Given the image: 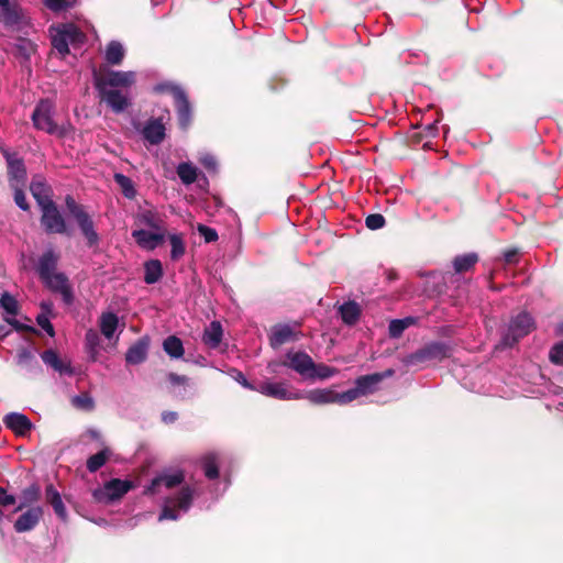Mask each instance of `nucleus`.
<instances>
[{"label": "nucleus", "mask_w": 563, "mask_h": 563, "mask_svg": "<svg viewBox=\"0 0 563 563\" xmlns=\"http://www.w3.org/2000/svg\"><path fill=\"white\" fill-rule=\"evenodd\" d=\"M136 81L132 70L104 69L93 73L95 87L100 100L114 113H122L131 106L130 88Z\"/></svg>", "instance_id": "f257e3e1"}, {"label": "nucleus", "mask_w": 563, "mask_h": 563, "mask_svg": "<svg viewBox=\"0 0 563 563\" xmlns=\"http://www.w3.org/2000/svg\"><path fill=\"white\" fill-rule=\"evenodd\" d=\"M195 489L183 486L177 494L165 499L158 520H177L186 514L192 503Z\"/></svg>", "instance_id": "f03ea898"}, {"label": "nucleus", "mask_w": 563, "mask_h": 563, "mask_svg": "<svg viewBox=\"0 0 563 563\" xmlns=\"http://www.w3.org/2000/svg\"><path fill=\"white\" fill-rule=\"evenodd\" d=\"M52 45L60 56L69 53V46H77L85 41L84 33L73 23L62 24L51 29Z\"/></svg>", "instance_id": "7ed1b4c3"}, {"label": "nucleus", "mask_w": 563, "mask_h": 563, "mask_svg": "<svg viewBox=\"0 0 563 563\" xmlns=\"http://www.w3.org/2000/svg\"><path fill=\"white\" fill-rule=\"evenodd\" d=\"M534 329V321L527 312H520L511 318L501 335L500 345L510 347L521 338L529 334Z\"/></svg>", "instance_id": "20e7f679"}, {"label": "nucleus", "mask_w": 563, "mask_h": 563, "mask_svg": "<svg viewBox=\"0 0 563 563\" xmlns=\"http://www.w3.org/2000/svg\"><path fill=\"white\" fill-rule=\"evenodd\" d=\"M65 202L70 216L77 221V224L81 230V233L87 239L88 244H97L99 241V236L95 230L93 221L90 218V216L84 210L81 206H79L75 201L73 197L67 196Z\"/></svg>", "instance_id": "39448f33"}, {"label": "nucleus", "mask_w": 563, "mask_h": 563, "mask_svg": "<svg viewBox=\"0 0 563 563\" xmlns=\"http://www.w3.org/2000/svg\"><path fill=\"white\" fill-rule=\"evenodd\" d=\"M280 366H287L297 372L302 377L309 378L311 369L313 368V361L307 353L303 352L288 353L286 355V360L283 363L271 362L268 364V371L272 374H277L279 373Z\"/></svg>", "instance_id": "423d86ee"}, {"label": "nucleus", "mask_w": 563, "mask_h": 563, "mask_svg": "<svg viewBox=\"0 0 563 563\" xmlns=\"http://www.w3.org/2000/svg\"><path fill=\"white\" fill-rule=\"evenodd\" d=\"M55 106L48 99H42L35 107L32 114V122L35 129L48 134L58 132V126L53 119Z\"/></svg>", "instance_id": "0eeeda50"}, {"label": "nucleus", "mask_w": 563, "mask_h": 563, "mask_svg": "<svg viewBox=\"0 0 563 563\" xmlns=\"http://www.w3.org/2000/svg\"><path fill=\"white\" fill-rule=\"evenodd\" d=\"M132 488L131 481L114 478L107 482L103 487L95 489L92 495L97 501L109 504L120 499Z\"/></svg>", "instance_id": "6e6552de"}, {"label": "nucleus", "mask_w": 563, "mask_h": 563, "mask_svg": "<svg viewBox=\"0 0 563 563\" xmlns=\"http://www.w3.org/2000/svg\"><path fill=\"white\" fill-rule=\"evenodd\" d=\"M255 390L264 396L276 398L279 400H291L302 398L301 391L290 390L287 384L285 383H275L268 380L263 382L256 387Z\"/></svg>", "instance_id": "1a4fd4ad"}, {"label": "nucleus", "mask_w": 563, "mask_h": 563, "mask_svg": "<svg viewBox=\"0 0 563 563\" xmlns=\"http://www.w3.org/2000/svg\"><path fill=\"white\" fill-rule=\"evenodd\" d=\"M42 210V225L49 233H65L67 227L64 218L57 210L55 203L52 201L43 207Z\"/></svg>", "instance_id": "9d476101"}, {"label": "nucleus", "mask_w": 563, "mask_h": 563, "mask_svg": "<svg viewBox=\"0 0 563 563\" xmlns=\"http://www.w3.org/2000/svg\"><path fill=\"white\" fill-rule=\"evenodd\" d=\"M450 349L443 343H431L409 356L410 364L441 361L449 356Z\"/></svg>", "instance_id": "9b49d317"}, {"label": "nucleus", "mask_w": 563, "mask_h": 563, "mask_svg": "<svg viewBox=\"0 0 563 563\" xmlns=\"http://www.w3.org/2000/svg\"><path fill=\"white\" fill-rule=\"evenodd\" d=\"M184 474L180 471L161 474L146 487L145 494L155 495L162 493V488H174L180 485L184 482Z\"/></svg>", "instance_id": "f8f14e48"}, {"label": "nucleus", "mask_w": 563, "mask_h": 563, "mask_svg": "<svg viewBox=\"0 0 563 563\" xmlns=\"http://www.w3.org/2000/svg\"><path fill=\"white\" fill-rule=\"evenodd\" d=\"M132 236L137 243V245L144 250H155L157 246H159L166 236L165 230H145V229H139L133 230Z\"/></svg>", "instance_id": "ddd939ff"}, {"label": "nucleus", "mask_w": 563, "mask_h": 563, "mask_svg": "<svg viewBox=\"0 0 563 563\" xmlns=\"http://www.w3.org/2000/svg\"><path fill=\"white\" fill-rule=\"evenodd\" d=\"M44 284L53 291L59 292L62 295L63 301L66 305H70L73 302V291L69 286L67 277L62 273H54L44 278H42Z\"/></svg>", "instance_id": "4468645a"}, {"label": "nucleus", "mask_w": 563, "mask_h": 563, "mask_svg": "<svg viewBox=\"0 0 563 563\" xmlns=\"http://www.w3.org/2000/svg\"><path fill=\"white\" fill-rule=\"evenodd\" d=\"M3 155L8 164L11 187L24 186L26 179V170L23 161L15 154L9 153L7 151L3 152Z\"/></svg>", "instance_id": "2eb2a0df"}, {"label": "nucleus", "mask_w": 563, "mask_h": 563, "mask_svg": "<svg viewBox=\"0 0 563 563\" xmlns=\"http://www.w3.org/2000/svg\"><path fill=\"white\" fill-rule=\"evenodd\" d=\"M0 308L3 310V319L16 330H23L25 327L15 319L19 312L18 300L9 292H3L0 297Z\"/></svg>", "instance_id": "dca6fc26"}, {"label": "nucleus", "mask_w": 563, "mask_h": 563, "mask_svg": "<svg viewBox=\"0 0 563 563\" xmlns=\"http://www.w3.org/2000/svg\"><path fill=\"white\" fill-rule=\"evenodd\" d=\"M170 91L177 104L179 124L183 129H187L190 123V106L186 93L181 88L177 86H173Z\"/></svg>", "instance_id": "f3484780"}, {"label": "nucleus", "mask_w": 563, "mask_h": 563, "mask_svg": "<svg viewBox=\"0 0 563 563\" xmlns=\"http://www.w3.org/2000/svg\"><path fill=\"white\" fill-rule=\"evenodd\" d=\"M3 423L18 435L26 434L33 427L31 420L25 415L19 412L5 415Z\"/></svg>", "instance_id": "a211bd4d"}, {"label": "nucleus", "mask_w": 563, "mask_h": 563, "mask_svg": "<svg viewBox=\"0 0 563 563\" xmlns=\"http://www.w3.org/2000/svg\"><path fill=\"white\" fill-rule=\"evenodd\" d=\"M43 510L41 507H33L23 512L14 522V529L16 532H26L36 527Z\"/></svg>", "instance_id": "6ab92c4d"}, {"label": "nucleus", "mask_w": 563, "mask_h": 563, "mask_svg": "<svg viewBox=\"0 0 563 563\" xmlns=\"http://www.w3.org/2000/svg\"><path fill=\"white\" fill-rule=\"evenodd\" d=\"M394 374L393 369H387L384 373H375L371 375L361 376L356 379L355 384L362 390L363 396L372 394L377 389L378 384L385 378Z\"/></svg>", "instance_id": "aec40b11"}, {"label": "nucleus", "mask_w": 563, "mask_h": 563, "mask_svg": "<svg viewBox=\"0 0 563 563\" xmlns=\"http://www.w3.org/2000/svg\"><path fill=\"white\" fill-rule=\"evenodd\" d=\"M142 134L148 143L157 145L165 137V126L161 120L152 119L145 123Z\"/></svg>", "instance_id": "412c9836"}, {"label": "nucleus", "mask_w": 563, "mask_h": 563, "mask_svg": "<svg viewBox=\"0 0 563 563\" xmlns=\"http://www.w3.org/2000/svg\"><path fill=\"white\" fill-rule=\"evenodd\" d=\"M42 361L49 367H52L54 371L58 372L59 374H67L73 375L74 371L70 366L69 362H64L59 358L57 353L53 350L44 351L41 355Z\"/></svg>", "instance_id": "4be33fe9"}, {"label": "nucleus", "mask_w": 563, "mask_h": 563, "mask_svg": "<svg viewBox=\"0 0 563 563\" xmlns=\"http://www.w3.org/2000/svg\"><path fill=\"white\" fill-rule=\"evenodd\" d=\"M136 222L140 225L148 227L152 230H165L162 217L154 209L141 210L136 216Z\"/></svg>", "instance_id": "5701e85b"}, {"label": "nucleus", "mask_w": 563, "mask_h": 563, "mask_svg": "<svg viewBox=\"0 0 563 563\" xmlns=\"http://www.w3.org/2000/svg\"><path fill=\"white\" fill-rule=\"evenodd\" d=\"M30 190L40 208L53 201L49 197V187L41 177L33 178Z\"/></svg>", "instance_id": "b1692460"}, {"label": "nucleus", "mask_w": 563, "mask_h": 563, "mask_svg": "<svg viewBox=\"0 0 563 563\" xmlns=\"http://www.w3.org/2000/svg\"><path fill=\"white\" fill-rule=\"evenodd\" d=\"M223 336L222 325L219 321H212L203 331L202 341L210 349H217Z\"/></svg>", "instance_id": "393cba45"}, {"label": "nucleus", "mask_w": 563, "mask_h": 563, "mask_svg": "<svg viewBox=\"0 0 563 563\" xmlns=\"http://www.w3.org/2000/svg\"><path fill=\"white\" fill-rule=\"evenodd\" d=\"M302 398L308 399L314 405L333 404L336 402V393L329 388L312 389L306 394L302 393Z\"/></svg>", "instance_id": "a878e982"}, {"label": "nucleus", "mask_w": 563, "mask_h": 563, "mask_svg": "<svg viewBox=\"0 0 563 563\" xmlns=\"http://www.w3.org/2000/svg\"><path fill=\"white\" fill-rule=\"evenodd\" d=\"M57 261L58 256L53 250L43 253L37 263V273L41 279L55 273Z\"/></svg>", "instance_id": "bb28decb"}, {"label": "nucleus", "mask_w": 563, "mask_h": 563, "mask_svg": "<svg viewBox=\"0 0 563 563\" xmlns=\"http://www.w3.org/2000/svg\"><path fill=\"white\" fill-rule=\"evenodd\" d=\"M148 342L147 340H139L133 344L125 354V361L129 364H140L145 361L147 356Z\"/></svg>", "instance_id": "cd10ccee"}, {"label": "nucleus", "mask_w": 563, "mask_h": 563, "mask_svg": "<svg viewBox=\"0 0 563 563\" xmlns=\"http://www.w3.org/2000/svg\"><path fill=\"white\" fill-rule=\"evenodd\" d=\"M292 338H294V331L290 325H288V324L275 325L272 329L271 336H269L271 345L273 347H278V346L289 342L290 340H292Z\"/></svg>", "instance_id": "c85d7f7f"}, {"label": "nucleus", "mask_w": 563, "mask_h": 563, "mask_svg": "<svg viewBox=\"0 0 563 563\" xmlns=\"http://www.w3.org/2000/svg\"><path fill=\"white\" fill-rule=\"evenodd\" d=\"M119 319L113 312H103L99 319V327L101 333L108 339L111 340L114 335V332L118 328Z\"/></svg>", "instance_id": "c756f323"}, {"label": "nucleus", "mask_w": 563, "mask_h": 563, "mask_svg": "<svg viewBox=\"0 0 563 563\" xmlns=\"http://www.w3.org/2000/svg\"><path fill=\"white\" fill-rule=\"evenodd\" d=\"M46 499L52 505L55 514L62 519L65 520L67 517V511L65 505L62 500L60 494L55 489L53 485H48L46 487Z\"/></svg>", "instance_id": "7c9ffc66"}, {"label": "nucleus", "mask_w": 563, "mask_h": 563, "mask_svg": "<svg viewBox=\"0 0 563 563\" xmlns=\"http://www.w3.org/2000/svg\"><path fill=\"white\" fill-rule=\"evenodd\" d=\"M124 47L118 41H111L106 47L104 58L110 65H120L124 58Z\"/></svg>", "instance_id": "2f4dec72"}, {"label": "nucleus", "mask_w": 563, "mask_h": 563, "mask_svg": "<svg viewBox=\"0 0 563 563\" xmlns=\"http://www.w3.org/2000/svg\"><path fill=\"white\" fill-rule=\"evenodd\" d=\"M144 282L148 285L157 283L163 276L162 263L158 260H150L144 264Z\"/></svg>", "instance_id": "473e14b6"}, {"label": "nucleus", "mask_w": 563, "mask_h": 563, "mask_svg": "<svg viewBox=\"0 0 563 563\" xmlns=\"http://www.w3.org/2000/svg\"><path fill=\"white\" fill-rule=\"evenodd\" d=\"M20 19L18 9L10 4V0H0V22L13 25Z\"/></svg>", "instance_id": "72a5a7b5"}, {"label": "nucleus", "mask_w": 563, "mask_h": 563, "mask_svg": "<svg viewBox=\"0 0 563 563\" xmlns=\"http://www.w3.org/2000/svg\"><path fill=\"white\" fill-rule=\"evenodd\" d=\"M163 349L172 358H181L185 353L181 340L175 335H169L164 340Z\"/></svg>", "instance_id": "f704fd0d"}, {"label": "nucleus", "mask_w": 563, "mask_h": 563, "mask_svg": "<svg viewBox=\"0 0 563 563\" xmlns=\"http://www.w3.org/2000/svg\"><path fill=\"white\" fill-rule=\"evenodd\" d=\"M170 244V258L173 261L180 260L186 253V244L184 238L179 233H172L168 235Z\"/></svg>", "instance_id": "c9c22d12"}, {"label": "nucleus", "mask_w": 563, "mask_h": 563, "mask_svg": "<svg viewBox=\"0 0 563 563\" xmlns=\"http://www.w3.org/2000/svg\"><path fill=\"white\" fill-rule=\"evenodd\" d=\"M86 350L91 361H96L99 352L100 336L95 329H89L85 336Z\"/></svg>", "instance_id": "e433bc0d"}, {"label": "nucleus", "mask_w": 563, "mask_h": 563, "mask_svg": "<svg viewBox=\"0 0 563 563\" xmlns=\"http://www.w3.org/2000/svg\"><path fill=\"white\" fill-rule=\"evenodd\" d=\"M177 175L183 184L191 185L197 180L198 169L190 163H180L177 166Z\"/></svg>", "instance_id": "4c0bfd02"}, {"label": "nucleus", "mask_w": 563, "mask_h": 563, "mask_svg": "<svg viewBox=\"0 0 563 563\" xmlns=\"http://www.w3.org/2000/svg\"><path fill=\"white\" fill-rule=\"evenodd\" d=\"M205 475L209 479H214L219 475L218 470V455L216 453H208L201 459Z\"/></svg>", "instance_id": "58836bf2"}, {"label": "nucleus", "mask_w": 563, "mask_h": 563, "mask_svg": "<svg viewBox=\"0 0 563 563\" xmlns=\"http://www.w3.org/2000/svg\"><path fill=\"white\" fill-rule=\"evenodd\" d=\"M342 320L347 324H354L360 317V308L355 302H345L340 309Z\"/></svg>", "instance_id": "ea45409f"}, {"label": "nucleus", "mask_w": 563, "mask_h": 563, "mask_svg": "<svg viewBox=\"0 0 563 563\" xmlns=\"http://www.w3.org/2000/svg\"><path fill=\"white\" fill-rule=\"evenodd\" d=\"M478 256L475 253H468L456 256L453 261V266L456 273H463L471 269L477 262Z\"/></svg>", "instance_id": "a19ab883"}, {"label": "nucleus", "mask_w": 563, "mask_h": 563, "mask_svg": "<svg viewBox=\"0 0 563 563\" xmlns=\"http://www.w3.org/2000/svg\"><path fill=\"white\" fill-rule=\"evenodd\" d=\"M110 450L103 449L97 454L91 455L87 461V468L89 472L95 473L101 468L110 456Z\"/></svg>", "instance_id": "79ce46f5"}, {"label": "nucleus", "mask_w": 563, "mask_h": 563, "mask_svg": "<svg viewBox=\"0 0 563 563\" xmlns=\"http://www.w3.org/2000/svg\"><path fill=\"white\" fill-rule=\"evenodd\" d=\"M415 323V319L411 317L405 319H395L389 323V335L391 338H399L402 332Z\"/></svg>", "instance_id": "37998d69"}, {"label": "nucleus", "mask_w": 563, "mask_h": 563, "mask_svg": "<svg viewBox=\"0 0 563 563\" xmlns=\"http://www.w3.org/2000/svg\"><path fill=\"white\" fill-rule=\"evenodd\" d=\"M114 180L126 198L133 199L135 197L136 190L134 188L133 181L128 176L118 173L114 175Z\"/></svg>", "instance_id": "c03bdc74"}, {"label": "nucleus", "mask_w": 563, "mask_h": 563, "mask_svg": "<svg viewBox=\"0 0 563 563\" xmlns=\"http://www.w3.org/2000/svg\"><path fill=\"white\" fill-rule=\"evenodd\" d=\"M40 497V488L36 485H31L25 488L22 493V501L16 507L15 511L23 509L24 507L31 505L36 501Z\"/></svg>", "instance_id": "a18cd8bd"}, {"label": "nucleus", "mask_w": 563, "mask_h": 563, "mask_svg": "<svg viewBox=\"0 0 563 563\" xmlns=\"http://www.w3.org/2000/svg\"><path fill=\"white\" fill-rule=\"evenodd\" d=\"M363 396L362 390L358 388V386L355 384L354 388H351L344 393H336V402L340 405L349 404L356 398Z\"/></svg>", "instance_id": "49530a36"}, {"label": "nucleus", "mask_w": 563, "mask_h": 563, "mask_svg": "<svg viewBox=\"0 0 563 563\" xmlns=\"http://www.w3.org/2000/svg\"><path fill=\"white\" fill-rule=\"evenodd\" d=\"M335 372L336 371L332 367H329L323 364L316 365L313 363V368L311 369V374L309 375V378L325 379V378L332 377L335 374Z\"/></svg>", "instance_id": "de8ad7c7"}, {"label": "nucleus", "mask_w": 563, "mask_h": 563, "mask_svg": "<svg viewBox=\"0 0 563 563\" xmlns=\"http://www.w3.org/2000/svg\"><path fill=\"white\" fill-rule=\"evenodd\" d=\"M365 224L371 230H378L385 225V218L379 213H373L365 219Z\"/></svg>", "instance_id": "09e8293b"}, {"label": "nucleus", "mask_w": 563, "mask_h": 563, "mask_svg": "<svg viewBox=\"0 0 563 563\" xmlns=\"http://www.w3.org/2000/svg\"><path fill=\"white\" fill-rule=\"evenodd\" d=\"M73 405L77 408L91 410L93 408V399L88 395H80L73 398Z\"/></svg>", "instance_id": "8fccbe9b"}, {"label": "nucleus", "mask_w": 563, "mask_h": 563, "mask_svg": "<svg viewBox=\"0 0 563 563\" xmlns=\"http://www.w3.org/2000/svg\"><path fill=\"white\" fill-rule=\"evenodd\" d=\"M550 361L556 365H563V342L555 344L549 353Z\"/></svg>", "instance_id": "3c124183"}, {"label": "nucleus", "mask_w": 563, "mask_h": 563, "mask_svg": "<svg viewBox=\"0 0 563 563\" xmlns=\"http://www.w3.org/2000/svg\"><path fill=\"white\" fill-rule=\"evenodd\" d=\"M198 232L205 239V241L208 242V243L214 242V241L218 240L217 231L214 229H212V228L207 227V225L199 224L198 225Z\"/></svg>", "instance_id": "603ef678"}, {"label": "nucleus", "mask_w": 563, "mask_h": 563, "mask_svg": "<svg viewBox=\"0 0 563 563\" xmlns=\"http://www.w3.org/2000/svg\"><path fill=\"white\" fill-rule=\"evenodd\" d=\"M37 324L49 335L54 336V328L46 313H41L36 317Z\"/></svg>", "instance_id": "864d4df0"}, {"label": "nucleus", "mask_w": 563, "mask_h": 563, "mask_svg": "<svg viewBox=\"0 0 563 563\" xmlns=\"http://www.w3.org/2000/svg\"><path fill=\"white\" fill-rule=\"evenodd\" d=\"M199 162L207 168L209 172L217 170V159L212 154L205 153L199 157Z\"/></svg>", "instance_id": "5fc2aeb1"}, {"label": "nucleus", "mask_w": 563, "mask_h": 563, "mask_svg": "<svg viewBox=\"0 0 563 563\" xmlns=\"http://www.w3.org/2000/svg\"><path fill=\"white\" fill-rule=\"evenodd\" d=\"M14 189V201L22 209L27 210L29 205L26 202V197L21 187H12Z\"/></svg>", "instance_id": "6e6d98bb"}, {"label": "nucleus", "mask_w": 563, "mask_h": 563, "mask_svg": "<svg viewBox=\"0 0 563 563\" xmlns=\"http://www.w3.org/2000/svg\"><path fill=\"white\" fill-rule=\"evenodd\" d=\"M44 3L52 11H60L70 5L68 0H44Z\"/></svg>", "instance_id": "4d7b16f0"}, {"label": "nucleus", "mask_w": 563, "mask_h": 563, "mask_svg": "<svg viewBox=\"0 0 563 563\" xmlns=\"http://www.w3.org/2000/svg\"><path fill=\"white\" fill-rule=\"evenodd\" d=\"M233 378L239 384H241L243 387H245L247 389H254V390L256 389V387H254L252 384L249 383V380L246 379V377L244 376V374L242 372L234 371Z\"/></svg>", "instance_id": "13d9d810"}, {"label": "nucleus", "mask_w": 563, "mask_h": 563, "mask_svg": "<svg viewBox=\"0 0 563 563\" xmlns=\"http://www.w3.org/2000/svg\"><path fill=\"white\" fill-rule=\"evenodd\" d=\"M168 380L172 385L175 386L186 385L188 383V378L186 376L177 375L175 373L168 374Z\"/></svg>", "instance_id": "bf43d9fd"}, {"label": "nucleus", "mask_w": 563, "mask_h": 563, "mask_svg": "<svg viewBox=\"0 0 563 563\" xmlns=\"http://www.w3.org/2000/svg\"><path fill=\"white\" fill-rule=\"evenodd\" d=\"M177 418L178 415L175 411H164L162 413V420L167 424L174 423L177 420Z\"/></svg>", "instance_id": "052dcab7"}, {"label": "nucleus", "mask_w": 563, "mask_h": 563, "mask_svg": "<svg viewBox=\"0 0 563 563\" xmlns=\"http://www.w3.org/2000/svg\"><path fill=\"white\" fill-rule=\"evenodd\" d=\"M517 255H518V253L516 250H510L504 254V257H505V261L510 264V263H515L517 261Z\"/></svg>", "instance_id": "680f3d73"}, {"label": "nucleus", "mask_w": 563, "mask_h": 563, "mask_svg": "<svg viewBox=\"0 0 563 563\" xmlns=\"http://www.w3.org/2000/svg\"><path fill=\"white\" fill-rule=\"evenodd\" d=\"M41 307L43 309V313H46L47 316L52 312V309H53V305L52 302H46V301H43L41 303Z\"/></svg>", "instance_id": "e2e57ef3"}, {"label": "nucleus", "mask_w": 563, "mask_h": 563, "mask_svg": "<svg viewBox=\"0 0 563 563\" xmlns=\"http://www.w3.org/2000/svg\"><path fill=\"white\" fill-rule=\"evenodd\" d=\"M558 331L560 334H563V322L559 324Z\"/></svg>", "instance_id": "0e129e2a"}]
</instances>
